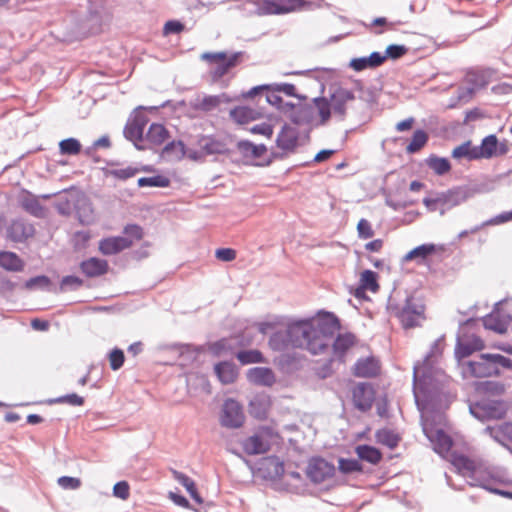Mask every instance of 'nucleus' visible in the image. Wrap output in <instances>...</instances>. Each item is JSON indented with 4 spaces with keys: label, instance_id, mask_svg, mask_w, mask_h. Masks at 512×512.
I'll list each match as a JSON object with an SVG mask.
<instances>
[{
    "label": "nucleus",
    "instance_id": "obj_1",
    "mask_svg": "<svg viewBox=\"0 0 512 512\" xmlns=\"http://www.w3.org/2000/svg\"><path fill=\"white\" fill-rule=\"evenodd\" d=\"M339 330L340 321L335 314L319 311L310 318L291 323L285 331L274 333L269 346L275 351H285L291 346L312 355H323L329 351L331 338Z\"/></svg>",
    "mask_w": 512,
    "mask_h": 512
},
{
    "label": "nucleus",
    "instance_id": "obj_2",
    "mask_svg": "<svg viewBox=\"0 0 512 512\" xmlns=\"http://www.w3.org/2000/svg\"><path fill=\"white\" fill-rule=\"evenodd\" d=\"M124 236H110L99 241L98 250L105 256L118 254L131 248L135 242L143 239V228L137 224H128L123 229Z\"/></svg>",
    "mask_w": 512,
    "mask_h": 512
},
{
    "label": "nucleus",
    "instance_id": "obj_3",
    "mask_svg": "<svg viewBox=\"0 0 512 512\" xmlns=\"http://www.w3.org/2000/svg\"><path fill=\"white\" fill-rule=\"evenodd\" d=\"M511 360L500 354H482L478 360L467 363L468 373L477 378L499 374V367H510Z\"/></svg>",
    "mask_w": 512,
    "mask_h": 512
},
{
    "label": "nucleus",
    "instance_id": "obj_4",
    "mask_svg": "<svg viewBox=\"0 0 512 512\" xmlns=\"http://www.w3.org/2000/svg\"><path fill=\"white\" fill-rule=\"evenodd\" d=\"M200 58L210 66L211 77L218 80L240 64L242 53L235 52L227 55L225 52H205Z\"/></svg>",
    "mask_w": 512,
    "mask_h": 512
},
{
    "label": "nucleus",
    "instance_id": "obj_5",
    "mask_svg": "<svg viewBox=\"0 0 512 512\" xmlns=\"http://www.w3.org/2000/svg\"><path fill=\"white\" fill-rule=\"evenodd\" d=\"M336 473L335 466L322 457L309 459L305 474L313 484H322L331 480Z\"/></svg>",
    "mask_w": 512,
    "mask_h": 512
},
{
    "label": "nucleus",
    "instance_id": "obj_6",
    "mask_svg": "<svg viewBox=\"0 0 512 512\" xmlns=\"http://www.w3.org/2000/svg\"><path fill=\"white\" fill-rule=\"evenodd\" d=\"M148 123L147 115L142 111H137L127 122L124 134L125 137L132 141L138 150H146L147 145L144 144V129Z\"/></svg>",
    "mask_w": 512,
    "mask_h": 512
},
{
    "label": "nucleus",
    "instance_id": "obj_7",
    "mask_svg": "<svg viewBox=\"0 0 512 512\" xmlns=\"http://www.w3.org/2000/svg\"><path fill=\"white\" fill-rule=\"evenodd\" d=\"M425 306L416 302L413 298H408L405 305L398 313V318L405 329L415 328L421 325L425 319Z\"/></svg>",
    "mask_w": 512,
    "mask_h": 512
},
{
    "label": "nucleus",
    "instance_id": "obj_8",
    "mask_svg": "<svg viewBox=\"0 0 512 512\" xmlns=\"http://www.w3.org/2000/svg\"><path fill=\"white\" fill-rule=\"evenodd\" d=\"M272 437L273 432L269 428H261L242 442V448L248 455L264 454L270 450Z\"/></svg>",
    "mask_w": 512,
    "mask_h": 512
},
{
    "label": "nucleus",
    "instance_id": "obj_9",
    "mask_svg": "<svg viewBox=\"0 0 512 512\" xmlns=\"http://www.w3.org/2000/svg\"><path fill=\"white\" fill-rule=\"evenodd\" d=\"M376 391L372 384L366 382L356 383L351 388V397L354 407L361 411H369L374 403Z\"/></svg>",
    "mask_w": 512,
    "mask_h": 512
},
{
    "label": "nucleus",
    "instance_id": "obj_10",
    "mask_svg": "<svg viewBox=\"0 0 512 512\" xmlns=\"http://www.w3.org/2000/svg\"><path fill=\"white\" fill-rule=\"evenodd\" d=\"M303 0H260L257 3L259 15L285 14L301 8Z\"/></svg>",
    "mask_w": 512,
    "mask_h": 512
},
{
    "label": "nucleus",
    "instance_id": "obj_11",
    "mask_svg": "<svg viewBox=\"0 0 512 512\" xmlns=\"http://www.w3.org/2000/svg\"><path fill=\"white\" fill-rule=\"evenodd\" d=\"M423 431L432 443L434 451L441 455L443 458H447L451 453V448L453 445L452 438L442 429H435L433 426L428 424L423 426Z\"/></svg>",
    "mask_w": 512,
    "mask_h": 512
},
{
    "label": "nucleus",
    "instance_id": "obj_12",
    "mask_svg": "<svg viewBox=\"0 0 512 512\" xmlns=\"http://www.w3.org/2000/svg\"><path fill=\"white\" fill-rule=\"evenodd\" d=\"M243 421L244 414L241 405L233 399L226 400L220 417L221 424L229 428H238Z\"/></svg>",
    "mask_w": 512,
    "mask_h": 512
},
{
    "label": "nucleus",
    "instance_id": "obj_13",
    "mask_svg": "<svg viewBox=\"0 0 512 512\" xmlns=\"http://www.w3.org/2000/svg\"><path fill=\"white\" fill-rule=\"evenodd\" d=\"M479 159H490L494 156L505 155L509 151L506 141L499 142L496 135L486 136L480 146H477Z\"/></svg>",
    "mask_w": 512,
    "mask_h": 512
},
{
    "label": "nucleus",
    "instance_id": "obj_14",
    "mask_svg": "<svg viewBox=\"0 0 512 512\" xmlns=\"http://www.w3.org/2000/svg\"><path fill=\"white\" fill-rule=\"evenodd\" d=\"M334 337V335L332 336ZM333 340V338H331ZM356 344V337L352 333H342L339 334L335 340L330 341L329 351L325 354L327 355L330 351H332V358L330 361L338 360L343 362L344 356L354 345Z\"/></svg>",
    "mask_w": 512,
    "mask_h": 512
},
{
    "label": "nucleus",
    "instance_id": "obj_15",
    "mask_svg": "<svg viewBox=\"0 0 512 512\" xmlns=\"http://www.w3.org/2000/svg\"><path fill=\"white\" fill-rule=\"evenodd\" d=\"M485 344L483 340L474 334L472 335H463L458 339L456 347H455V355L458 359H463L474 352L481 351L484 349Z\"/></svg>",
    "mask_w": 512,
    "mask_h": 512
},
{
    "label": "nucleus",
    "instance_id": "obj_16",
    "mask_svg": "<svg viewBox=\"0 0 512 512\" xmlns=\"http://www.w3.org/2000/svg\"><path fill=\"white\" fill-rule=\"evenodd\" d=\"M197 146L203 155L224 154L228 151L225 139L214 135L200 136Z\"/></svg>",
    "mask_w": 512,
    "mask_h": 512
},
{
    "label": "nucleus",
    "instance_id": "obj_17",
    "mask_svg": "<svg viewBox=\"0 0 512 512\" xmlns=\"http://www.w3.org/2000/svg\"><path fill=\"white\" fill-rule=\"evenodd\" d=\"M35 234L34 226L23 220L17 219L11 222L7 228V237L13 242H24Z\"/></svg>",
    "mask_w": 512,
    "mask_h": 512
},
{
    "label": "nucleus",
    "instance_id": "obj_18",
    "mask_svg": "<svg viewBox=\"0 0 512 512\" xmlns=\"http://www.w3.org/2000/svg\"><path fill=\"white\" fill-rule=\"evenodd\" d=\"M170 138L166 127L160 123H152L144 137V144L147 149H155L163 145Z\"/></svg>",
    "mask_w": 512,
    "mask_h": 512
},
{
    "label": "nucleus",
    "instance_id": "obj_19",
    "mask_svg": "<svg viewBox=\"0 0 512 512\" xmlns=\"http://www.w3.org/2000/svg\"><path fill=\"white\" fill-rule=\"evenodd\" d=\"M379 289L378 274L372 270H364L360 274L359 285L354 291V296L363 299L367 291L376 293Z\"/></svg>",
    "mask_w": 512,
    "mask_h": 512
},
{
    "label": "nucleus",
    "instance_id": "obj_20",
    "mask_svg": "<svg viewBox=\"0 0 512 512\" xmlns=\"http://www.w3.org/2000/svg\"><path fill=\"white\" fill-rule=\"evenodd\" d=\"M444 251H445V248L443 245H436L433 243L422 244L420 246L415 247L411 251H409L403 257V260L405 262H410V261H414V260L423 262L431 255H434L437 253H442Z\"/></svg>",
    "mask_w": 512,
    "mask_h": 512
},
{
    "label": "nucleus",
    "instance_id": "obj_21",
    "mask_svg": "<svg viewBox=\"0 0 512 512\" xmlns=\"http://www.w3.org/2000/svg\"><path fill=\"white\" fill-rule=\"evenodd\" d=\"M109 268L108 262L104 259L91 257L80 263L82 273L89 277H99L107 273Z\"/></svg>",
    "mask_w": 512,
    "mask_h": 512
},
{
    "label": "nucleus",
    "instance_id": "obj_22",
    "mask_svg": "<svg viewBox=\"0 0 512 512\" xmlns=\"http://www.w3.org/2000/svg\"><path fill=\"white\" fill-rule=\"evenodd\" d=\"M379 371V363L373 358L360 359L353 367V375L361 378L375 377L379 374Z\"/></svg>",
    "mask_w": 512,
    "mask_h": 512
},
{
    "label": "nucleus",
    "instance_id": "obj_23",
    "mask_svg": "<svg viewBox=\"0 0 512 512\" xmlns=\"http://www.w3.org/2000/svg\"><path fill=\"white\" fill-rule=\"evenodd\" d=\"M248 380L256 385L272 386L275 382L274 372L267 367L251 368L247 372Z\"/></svg>",
    "mask_w": 512,
    "mask_h": 512
},
{
    "label": "nucleus",
    "instance_id": "obj_24",
    "mask_svg": "<svg viewBox=\"0 0 512 512\" xmlns=\"http://www.w3.org/2000/svg\"><path fill=\"white\" fill-rule=\"evenodd\" d=\"M446 459L463 476L472 474L476 469L475 462L465 455L451 452Z\"/></svg>",
    "mask_w": 512,
    "mask_h": 512
},
{
    "label": "nucleus",
    "instance_id": "obj_25",
    "mask_svg": "<svg viewBox=\"0 0 512 512\" xmlns=\"http://www.w3.org/2000/svg\"><path fill=\"white\" fill-rule=\"evenodd\" d=\"M353 99L354 95L352 92L345 89H338L331 95L329 103H331V109L335 113L343 116L346 112V104Z\"/></svg>",
    "mask_w": 512,
    "mask_h": 512
},
{
    "label": "nucleus",
    "instance_id": "obj_26",
    "mask_svg": "<svg viewBox=\"0 0 512 512\" xmlns=\"http://www.w3.org/2000/svg\"><path fill=\"white\" fill-rule=\"evenodd\" d=\"M214 370L223 384L233 383L238 376L237 368L231 362H220L215 365Z\"/></svg>",
    "mask_w": 512,
    "mask_h": 512
},
{
    "label": "nucleus",
    "instance_id": "obj_27",
    "mask_svg": "<svg viewBox=\"0 0 512 512\" xmlns=\"http://www.w3.org/2000/svg\"><path fill=\"white\" fill-rule=\"evenodd\" d=\"M0 267L7 271L19 272L24 268V261L14 252H0Z\"/></svg>",
    "mask_w": 512,
    "mask_h": 512
},
{
    "label": "nucleus",
    "instance_id": "obj_28",
    "mask_svg": "<svg viewBox=\"0 0 512 512\" xmlns=\"http://www.w3.org/2000/svg\"><path fill=\"white\" fill-rule=\"evenodd\" d=\"M230 117L238 124H246L256 120L259 117V113L252 108L238 106L230 111Z\"/></svg>",
    "mask_w": 512,
    "mask_h": 512
},
{
    "label": "nucleus",
    "instance_id": "obj_29",
    "mask_svg": "<svg viewBox=\"0 0 512 512\" xmlns=\"http://www.w3.org/2000/svg\"><path fill=\"white\" fill-rule=\"evenodd\" d=\"M356 453L360 459L371 464H378L382 460V453L379 449L369 445H359L356 447Z\"/></svg>",
    "mask_w": 512,
    "mask_h": 512
},
{
    "label": "nucleus",
    "instance_id": "obj_30",
    "mask_svg": "<svg viewBox=\"0 0 512 512\" xmlns=\"http://www.w3.org/2000/svg\"><path fill=\"white\" fill-rule=\"evenodd\" d=\"M452 157L455 159L466 158L468 160H478L479 154L477 146H473L470 141H467L453 149Z\"/></svg>",
    "mask_w": 512,
    "mask_h": 512
},
{
    "label": "nucleus",
    "instance_id": "obj_31",
    "mask_svg": "<svg viewBox=\"0 0 512 512\" xmlns=\"http://www.w3.org/2000/svg\"><path fill=\"white\" fill-rule=\"evenodd\" d=\"M162 156L180 160L186 154L185 145L182 141H171L162 149Z\"/></svg>",
    "mask_w": 512,
    "mask_h": 512
},
{
    "label": "nucleus",
    "instance_id": "obj_32",
    "mask_svg": "<svg viewBox=\"0 0 512 512\" xmlns=\"http://www.w3.org/2000/svg\"><path fill=\"white\" fill-rule=\"evenodd\" d=\"M277 145L283 150H293L297 145V136L292 129L286 128L277 137Z\"/></svg>",
    "mask_w": 512,
    "mask_h": 512
},
{
    "label": "nucleus",
    "instance_id": "obj_33",
    "mask_svg": "<svg viewBox=\"0 0 512 512\" xmlns=\"http://www.w3.org/2000/svg\"><path fill=\"white\" fill-rule=\"evenodd\" d=\"M236 358L242 365L266 362L263 354L256 349L239 351Z\"/></svg>",
    "mask_w": 512,
    "mask_h": 512
},
{
    "label": "nucleus",
    "instance_id": "obj_34",
    "mask_svg": "<svg viewBox=\"0 0 512 512\" xmlns=\"http://www.w3.org/2000/svg\"><path fill=\"white\" fill-rule=\"evenodd\" d=\"M376 440L378 443L389 447L390 449H394L397 447L400 438L397 434L389 429H380L375 434Z\"/></svg>",
    "mask_w": 512,
    "mask_h": 512
},
{
    "label": "nucleus",
    "instance_id": "obj_35",
    "mask_svg": "<svg viewBox=\"0 0 512 512\" xmlns=\"http://www.w3.org/2000/svg\"><path fill=\"white\" fill-rule=\"evenodd\" d=\"M428 135L424 130H416L410 143L406 147V152L413 154L420 151L427 143Z\"/></svg>",
    "mask_w": 512,
    "mask_h": 512
},
{
    "label": "nucleus",
    "instance_id": "obj_36",
    "mask_svg": "<svg viewBox=\"0 0 512 512\" xmlns=\"http://www.w3.org/2000/svg\"><path fill=\"white\" fill-rule=\"evenodd\" d=\"M313 103L317 109L318 115L320 116V124H326L331 116V103H329V100L325 97L315 98Z\"/></svg>",
    "mask_w": 512,
    "mask_h": 512
},
{
    "label": "nucleus",
    "instance_id": "obj_37",
    "mask_svg": "<svg viewBox=\"0 0 512 512\" xmlns=\"http://www.w3.org/2000/svg\"><path fill=\"white\" fill-rule=\"evenodd\" d=\"M140 171L149 172L150 168L143 167L142 169H138L135 167L128 166L125 168L112 169L109 171V175L116 179L124 181V180L134 177Z\"/></svg>",
    "mask_w": 512,
    "mask_h": 512
},
{
    "label": "nucleus",
    "instance_id": "obj_38",
    "mask_svg": "<svg viewBox=\"0 0 512 512\" xmlns=\"http://www.w3.org/2000/svg\"><path fill=\"white\" fill-rule=\"evenodd\" d=\"M427 165L437 175H444L451 170L450 162L446 158L430 157L427 160Z\"/></svg>",
    "mask_w": 512,
    "mask_h": 512
},
{
    "label": "nucleus",
    "instance_id": "obj_39",
    "mask_svg": "<svg viewBox=\"0 0 512 512\" xmlns=\"http://www.w3.org/2000/svg\"><path fill=\"white\" fill-rule=\"evenodd\" d=\"M82 145L75 138L64 139L59 143V150L62 155H78Z\"/></svg>",
    "mask_w": 512,
    "mask_h": 512
},
{
    "label": "nucleus",
    "instance_id": "obj_40",
    "mask_svg": "<svg viewBox=\"0 0 512 512\" xmlns=\"http://www.w3.org/2000/svg\"><path fill=\"white\" fill-rule=\"evenodd\" d=\"M138 186L139 187H168L170 185V180L162 175H156L152 177H142L138 179Z\"/></svg>",
    "mask_w": 512,
    "mask_h": 512
},
{
    "label": "nucleus",
    "instance_id": "obj_41",
    "mask_svg": "<svg viewBox=\"0 0 512 512\" xmlns=\"http://www.w3.org/2000/svg\"><path fill=\"white\" fill-rule=\"evenodd\" d=\"M220 103L221 100L219 96L209 95L199 100L196 104V108L204 112H209L217 108Z\"/></svg>",
    "mask_w": 512,
    "mask_h": 512
},
{
    "label": "nucleus",
    "instance_id": "obj_42",
    "mask_svg": "<svg viewBox=\"0 0 512 512\" xmlns=\"http://www.w3.org/2000/svg\"><path fill=\"white\" fill-rule=\"evenodd\" d=\"M339 470L344 474L361 472L362 465L358 460L341 458L339 460Z\"/></svg>",
    "mask_w": 512,
    "mask_h": 512
},
{
    "label": "nucleus",
    "instance_id": "obj_43",
    "mask_svg": "<svg viewBox=\"0 0 512 512\" xmlns=\"http://www.w3.org/2000/svg\"><path fill=\"white\" fill-rule=\"evenodd\" d=\"M58 485L65 490H76L80 488L82 482L79 478L62 476L57 480Z\"/></svg>",
    "mask_w": 512,
    "mask_h": 512
},
{
    "label": "nucleus",
    "instance_id": "obj_44",
    "mask_svg": "<svg viewBox=\"0 0 512 512\" xmlns=\"http://www.w3.org/2000/svg\"><path fill=\"white\" fill-rule=\"evenodd\" d=\"M484 326L487 329L496 331L498 333L506 332V326L503 322L497 319V316L489 315L484 318Z\"/></svg>",
    "mask_w": 512,
    "mask_h": 512
},
{
    "label": "nucleus",
    "instance_id": "obj_45",
    "mask_svg": "<svg viewBox=\"0 0 512 512\" xmlns=\"http://www.w3.org/2000/svg\"><path fill=\"white\" fill-rule=\"evenodd\" d=\"M358 236L362 239H369L374 236V230L370 222L366 219H360L357 224Z\"/></svg>",
    "mask_w": 512,
    "mask_h": 512
},
{
    "label": "nucleus",
    "instance_id": "obj_46",
    "mask_svg": "<svg viewBox=\"0 0 512 512\" xmlns=\"http://www.w3.org/2000/svg\"><path fill=\"white\" fill-rule=\"evenodd\" d=\"M397 24L400 22H389L385 17H378L373 20L371 27H383V29L375 31V33L381 34L384 31L394 30Z\"/></svg>",
    "mask_w": 512,
    "mask_h": 512
},
{
    "label": "nucleus",
    "instance_id": "obj_47",
    "mask_svg": "<svg viewBox=\"0 0 512 512\" xmlns=\"http://www.w3.org/2000/svg\"><path fill=\"white\" fill-rule=\"evenodd\" d=\"M113 495L122 500H127L130 496V486L127 481L117 482L113 487Z\"/></svg>",
    "mask_w": 512,
    "mask_h": 512
},
{
    "label": "nucleus",
    "instance_id": "obj_48",
    "mask_svg": "<svg viewBox=\"0 0 512 512\" xmlns=\"http://www.w3.org/2000/svg\"><path fill=\"white\" fill-rule=\"evenodd\" d=\"M124 360V353L120 349H114L109 354L110 367L113 370H118L119 368H121L124 363Z\"/></svg>",
    "mask_w": 512,
    "mask_h": 512
},
{
    "label": "nucleus",
    "instance_id": "obj_49",
    "mask_svg": "<svg viewBox=\"0 0 512 512\" xmlns=\"http://www.w3.org/2000/svg\"><path fill=\"white\" fill-rule=\"evenodd\" d=\"M172 474L174 479L177 480L181 485H183L187 491L193 490L194 487L196 486L195 482L184 473L173 470Z\"/></svg>",
    "mask_w": 512,
    "mask_h": 512
},
{
    "label": "nucleus",
    "instance_id": "obj_50",
    "mask_svg": "<svg viewBox=\"0 0 512 512\" xmlns=\"http://www.w3.org/2000/svg\"><path fill=\"white\" fill-rule=\"evenodd\" d=\"M236 250L232 248H220L217 249L215 252V256L218 260L223 262H230L235 260L236 258Z\"/></svg>",
    "mask_w": 512,
    "mask_h": 512
},
{
    "label": "nucleus",
    "instance_id": "obj_51",
    "mask_svg": "<svg viewBox=\"0 0 512 512\" xmlns=\"http://www.w3.org/2000/svg\"><path fill=\"white\" fill-rule=\"evenodd\" d=\"M56 403H66L72 406H81L84 403L83 397L72 393L65 396H61L55 400Z\"/></svg>",
    "mask_w": 512,
    "mask_h": 512
},
{
    "label": "nucleus",
    "instance_id": "obj_52",
    "mask_svg": "<svg viewBox=\"0 0 512 512\" xmlns=\"http://www.w3.org/2000/svg\"><path fill=\"white\" fill-rule=\"evenodd\" d=\"M407 52V48L403 45H389L386 49V58L398 59L404 56Z\"/></svg>",
    "mask_w": 512,
    "mask_h": 512
},
{
    "label": "nucleus",
    "instance_id": "obj_53",
    "mask_svg": "<svg viewBox=\"0 0 512 512\" xmlns=\"http://www.w3.org/2000/svg\"><path fill=\"white\" fill-rule=\"evenodd\" d=\"M184 30V25L179 22V21H175V20H170V21H167L164 25V29H163V32L164 34H177V33H180Z\"/></svg>",
    "mask_w": 512,
    "mask_h": 512
},
{
    "label": "nucleus",
    "instance_id": "obj_54",
    "mask_svg": "<svg viewBox=\"0 0 512 512\" xmlns=\"http://www.w3.org/2000/svg\"><path fill=\"white\" fill-rule=\"evenodd\" d=\"M251 132L254 134H260L270 138L273 135V127L268 123H261L254 125L251 128Z\"/></svg>",
    "mask_w": 512,
    "mask_h": 512
},
{
    "label": "nucleus",
    "instance_id": "obj_55",
    "mask_svg": "<svg viewBox=\"0 0 512 512\" xmlns=\"http://www.w3.org/2000/svg\"><path fill=\"white\" fill-rule=\"evenodd\" d=\"M350 66L355 71H362L364 69L370 68V64L368 62V58L367 57L352 59V61L350 62Z\"/></svg>",
    "mask_w": 512,
    "mask_h": 512
},
{
    "label": "nucleus",
    "instance_id": "obj_56",
    "mask_svg": "<svg viewBox=\"0 0 512 512\" xmlns=\"http://www.w3.org/2000/svg\"><path fill=\"white\" fill-rule=\"evenodd\" d=\"M50 283V280L46 276H37L34 278H31L29 281H27L26 286L28 288H33L35 286H42L47 287Z\"/></svg>",
    "mask_w": 512,
    "mask_h": 512
},
{
    "label": "nucleus",
    "instance_id": "obj_57",
    "mask_svg": "<svg viewBox=\"0 0 512 512\" xmlns=\"http://www.w3.org/2000/svg\"><path fill=\"white\" fill-rule=\"evenodd\" d=\"M367 58H368V62L370 64V68L378 67V66L382 65L384 63V61L386 60V56L382 55L379 52H373Z\"/></svg>",
    "mask_w": 512,
    "mask_h": 512
},
{
    "label": "nucleus",
    "instance_id": "obj_58",
    "mask_svg": "<svg viewBox=\"0 0 512 512\" xmlns=\"http://www.w3.org/2000/svg\"><path fill=\"white\" fill-rule=\"evenodd\" d=\"M241 147L247 151L250 152L252 155L259 157L262 155V153L265 151V147L263 145L261 146H255L251 143H242Z\"/></svg>",
    "mask_w": 512,
    "mask_h": 512
},
{
    "label": "nucleus",
    "instance_id": "obj_59",
    "mask_svg": "<svg viewBox=\"0 0 512 512\" xmlns=\"http://www.w3.org/2000/svg\"><path fill=\"white\" fill-rule=\"evenodd\" d=\"M83 284V281L77 276H66L61 281V289L67 286L79 287Z\"/></svg>",
    "mask_w": 512,
    "mask_h": 512
},
{
    "label": "nucleus",
    "instance_id": "obj_60",
    "mask_svg": "<svg viewBox=\"0 0 512 512\" xmlns=\"http://www.w3.org/2000/svg\"><path fill=\"white\" fill-rule=\"evenodd\" d=\"M384 242L382 239H375L365 244V249L370 252H379L383 248Z\"/></svg>",
    "mask_w": 512,
    "mask_h": 512
},
{
    "label": "nucleus",
    "instance_id": "obj_61",
    "mask_svg": "<svg viewBox=\"0 0 512 512\" xmlns=\"http://www.w3.org/2000/svg\"><path fill=\"white\" fill-rule=\"evenodd\" d=\"M413 124H414V118H412V117L402 120L396 124V130L398 132L408 131L413 127Z\"/></svg>",
    "mask_w": 512,
    "mask_h": 512
},
{
    "label": "nucleus",
    "instance_id": "obj_62",
    "mask_svg": "<svg viewBox=\"0 0 512 512\" xmlns=\"http://www.w3.org/2000/svg\"><path fill=\"white\" fill-rule=\"evenodd\" d=\"M169 497L170 499L177 505L181 506V507H184V508H189V501L182 495H178L176 493H170L169 494Z\"/></svg>",
    "mask_w": 512,
    "mask_h": 512
},
{
    "label": "nucleus",
    "instance_id": "obj_63",
    "mask_svg": "<svg viewBox=\"0 0 512 512\" xmlns=\"http://www.w3.org/2000/svg\"><path fill=\"white\" fill-rule=\"evenodd\" d=\"M508 221H512V211L502 213L498 216H496L494 219H492L489 223L490 224H501Z\"/></svg>",
    "mask_w": 512,
    "mask_h": 512
},
{
    "label": "nucleus",
    "instance_id": "obj_64",
    "mask_svg": "<svg viewBox=\"0 0 512 512\" xmlns=\"http://www.w3.org/2000/svg\"><path fill=\"white\" fill-rule=\"evenodd\" d=\"M333 153V150H322L316 154L314 161L318 163L326 161L333 155Z\"/></svg>",
    "mask_w": 512,
    "mask_h": 512
}]
</instances>
